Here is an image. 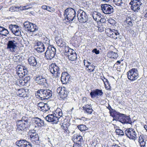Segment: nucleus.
I'll return each mask as SVG.
<instances>
[{
    "instance_id": "f257e3e1",
    "label": "nucleus",
    "mask_w": 147,
    "mask_h": 147,
    "mask_svg": "<svg viewBox=\"0 0 147 147\" xmlns=\"http://www.w3.org/2000/svg\"><path fill=\"white\" fill-rule=\"evenodd\" d=\"M110 112L111 115L113 118V121L115 120L118 121L122 123L131 124L132 122L131 119L129 116H127L124 114H121L113 109H112L111 111H110Z\"/></svg>"
},
{
    "instance_id": "f03ea898",
    "label": "nucleus",
    "mask_w": 147,
    "mask_h": 147,
    "mask_svg": "<svg viewBox=\"0 0 147 147\" xmlns=\"http://www.w3.org/2000/svg\"><path fill=\"white\" fill-rule=\"evenodd\" d=\"M16 131L20 133L22 131L26 130L30 126V122L27 118L23 117L21 120L16 122Z\"/></svg>"
},
{
    "instance_id": "7ed1b4c3",
    "label": "nucleus",
    "mask_w": 147,
    "mask_h": 147,
    "mask_svg": "<svg viewBox=\"0 0 147 147\" xmlns=\"http://www.w3.org/2000/svg\"><path fill=\"white\" fill-rule=\"evenodd\" d=\"M36 95L41 100L47 99L52 96V92L49 90L40 89L37 91Z\"/></svg>"
},
{
    "instance_id": "20e7f679",
    "label": "nucleus",
    "mask_w": 147,
    "mask_h": 147,
    "mask_svg": "<svg viewBox=\"0 0 147 147\" xmlns=\"http://www.w3.org/2000/svg\"><path fill=\"white\" fill-rule=\"evenodd\" d=\"M49 70L52 74L53 78H58L60 76L61 71L59 66L56 64L52 63L50 65Z\"/></svg>"
},
{
    "instance_id": "39448f33",
    "label": "nucleus",
    "mask_w": 147,
    "mask_h": 147,
    "mask_svg": "<svg viewBox=\"0 0 147 147\" xmlns=\"http://www.w3.org/2000/svg\"><path fill=\"white\" fill-rule=\"evenodd\" d=\"M76 11L75 10L71 7L67 8L65 11L64 15L65 18H66L68 21L72 22L76 17Z\"/></svg>"
},
{
    "instance_id": "423d86ee",
    "label": "nucleus",
    "mask_w": 147,
    "mask_h": 147,
    "mask_svg": "<svg viewBox=\"0 0 147 147\" xmlns=\"http://www.w3.org/2000/svg\"><path fill=\"white\" fill-rule=\"evenodd\" d=\"M64 54L67 56L68 59L71 61H75L77 58V54L75 50L67 48L64 52Z\"/></svg>"
},
{
    "instance_id": "0eeeda50",
    "label": "nucleus",
    "mask_w": 147,
    "mask_h": 147,
    "mask_svg": "<svg viewBox=\"0 0 147 147\" xmlns=\"http://www.w3.org/2000/svg\"><path fill=\"white\" fill-rule=\"evenodd\" d=\"M55 48L51 46L48 47L45 53V57L47 59H51L55 57L56 54Z\"/></svg>"
},
{
    "instance_id": "6e6552de",
    "label": "nucleus",
    "mask_w": 147,
    "mask_h": 147,
    "mask_svg": "<svg viewBox=\"0 0 147 147\" xmlns=\"http://www.w3.org/2000/svg\"><path fill=\"white\" fill-rule=\"evenodd\" d=\"M127 77L131 81H134L139 77V74L136 69L132 68L127 72Z\"/></svg>"
},
{
    "instance_id": "1a4fd4ad",
    "label": "nucleus",
    "mask_w": 147,
    "mask_h": 147,
    "mask_svg": "<svg viewBox=\"0 0 147 147\" xmlns=\"http://www.w3.org/2000/svg\"><path fill=\"white\" fill-rule=\"evenodd\" d=\"M77 17L78 21L81 23H85L88 20V16L86 13L81 9L78 11Z\"/></svg>"
},
{
    "instance_id": "9d476101",
    "label": "nucleus",
    "mask_w": 147,
    "mask_h": 147,
    "mask_svg": "<svg viewBox=\"0 0 147 147\" xmlns=\"http://www.w3.org/2000/svg\"><path fill=\"white\" fill-rule=\"evenodd\" d=\"M125 133L126 136L131 140H135L137 138V134L135 130L132 128L127 129Z\"/></svg>"
},
{
    "instance_id": "9b49d317",
    "label": "nucleus",
    "mask_w": 147,
    "mask_h": 147,
    "mask_svg": "<svg viewBox=\"0 0 147 147\" xmlns=\"http://www.w3.org/2000/svg\"><path fill=\"white\" fill-rule=\"evenodd\" d=\"M30 137L32 142L35 144L38 145L40 142L38 135L34 130L31 131L30 133Z\"/></svg>"
},
{
    "instance_id": "f8f14e48",
    "label": "nucleus",
    "mask_w": 147,
    "mask_h": 147,
    "mask_svg": "<svg viewBox=\"0 0 147 147\" xmlns=\"http://www.w3.org/2000/svg\"><path fill=\"white\" fill-rule=\"evenodd\" d=\"M57 92L59 93L60 98L63 100H64L67 98L68 93V92L64 87L58 88L57 89Z\"/></svg>"
},
{
    "instance_id": "ddd939ff",
    "label": "nucleus",
    "mask_w": 147,
    "mask_h": 147,
    "mask_svg": "<svg viewBox=\"0 0 147 147\" xmlns=\"http://www.w3.org/2000/svg\"><path fill=\"white\" fill-rule=\"evenodd\" d=\"M131 5V8L134 11H138L140 9V7L142 4L140 0H132L130 3Z\"/></svg>"
},
{
    "instance_id": "4468645a",
    "label": "nucleus",
    "mask_w": 147,
    "mask_h": 147,
    "mask_svg": "<svg viewBox=\"0 0 147 147\" xmlns=\"http://www.w3.org/2000/svg\"><path fill=\"white\" fill-rule=\"evenodd\" d=\"M35 81L37 83L41 85L47 84L46 77L42 75L37 76L36 78Z\"/></svg>"
},
{
    "instance_id": "2eb2a0df",
    "label": "nucleus",
    "mask_w": 147,
    "mask_h": 147,
    "mask_svg": "<svg viewBox=\"0 0 147 147\" xmlns=\"http://www.w3.org/2000/svg\"><path fill=\"white\" fill-rule=\"evenodd\" d=\"M46 47L44 43L39 41H37L35 43V49L38 53L44 51Z\"/></svg>"
},
{
    "instance_id": "dca6fc26",
    "label": "nucleus",
    "mask_w": 147,
    "mask_h": 147,
    "mask_svg": "<svg viewBox=\"0 0 147 147\" xmlns=\"http://www.w3.org/2000/svg\"><path fill=\"white\" fill-rule=\"evenodd\" d=\"M101 6L103 12L105 13L110 14L113 12V7L109 5L102 4Z\"/></svg>"
},
{
    "instance_id": "f3484780",
    "label": "nucleus",
    "mask_w": 147,
    "mask_h": 147,
    "mask_svg": "<svg viewBox=\"0 0 147 147\" xmlns=\"http://www.w3.org/2000/svg\"><path fill=\"white\" fill-rule=\"evenodd\" d=\"M71 79V76L67 73L64 72L62 74L61 80L63 84H66L69 83Z\"/></svg>"
},
{
    "instance_id": "a211bd4d",
    "label": "nucleus",
    "mask_w": 147,
    "mask_h": 147,
    "mask_svg": "<svg viewBox=\"0 0 147 147\" xmlns=\"http://www.w3.org/2000/svg\"><path fill=\"white\" fill-rule=\"evenodd\" d=\"M59 118L54 114L48 115L46 117L45 119L47 121L56 124L59 122Z\"/></svg>"
},
{
    "instance_id": "6ab92c4d",
    "label": "nucleus",
    "mask_w": 147,
    "mask_h": 147,
    "mask_svg": "<svg viewBox=\"0 0 147 147\" xmlns=\"http://www.w3.org/2000/svg\"><path fill=\"white\" fill-rule=\"evenodd\" d=\"M32 122L35 127H40L45 125L44 121L38 117L33 118L32 119Z\"/></svg>"
},
{
    "instance_id": "aec40b11",
    "label": "nucleus",
    "mask_w": 147,
    "mask_h": 147,
    "mask_svg": "<svg viewBox=\"0 0 147 147\" xmlns=\"http://www.w3.org/2000/svg\"><path fill=\"white\" fill-rule=\"evenodd\" d=\"M16 47V43L14 40H9L7 44V49L12 52H14Z\"/></svg>"
},
{
    "instance_id": "412c9836",
    "label": "nucleus",
    "mask_w": 147,
    "mask_h": 147,
    "mask_svg": "<svg viewBox=\"0 0 147 147\" xmlns=\"http://www.w3.org/2000/svg\"><path fill=\"white\" fill-rule=\"evenodd\" d=\"M17 144L20 147H32L31 144L25 140H20Z\"/></svg>"
},
{
    "instance_id": "4be33fe9",
    "label": "nucleus",
    "mask_w": 147,
    "mask_h": 147,
    "mask_svg": "<svg viewBox=\"0 0 147 147\" xmlns=\"http://www.w3.org/2000/svg\"><path fill=\"white\" fill-rule=\"evenodd\" d=\"M57 44L58 46L63 48L64 52L65 51L66 48L68 47L69 48V47L67 45L66 43L65 42L64 40L61 38L57 40Z\"/></svg>"
},
{
    "instance_id": "5701e85b",
    "label": "nucleus",
    "mask_w": 147,
    "mask_h": 147,
    "mask_svg": "<svg viewBox=\"0 0 147 147\" xmlns=\"http://www.w3.org/2000/svg\"><path fill=\"white\" fill-rule=\"evenodd\" d=\"M103 94L102 90L98 89H96L90 92V94L92 98L95 97L97 96H101Z\"/></svg>"
},
{
    "instance_id": "b1692460",
    "label": "nucleus",
    "mask_w": 147,
    "mask_h": 147,
    "mask_svg": "<svg viewBox=\"0 0 147 147\" xmlns=\"http://www.w3.org/2000/svg\"><path fill=\"white\" fill-rule=\"evenodd\" d=\"M28 61L29 64L31 66H36L37 64L36 60L34 57H30L28 59Z\"/></svg>"
},
{
    "instance_id": "393cba45",
    "label": "nucleus",
    "mask_w": 147,
    "mask_h": 147,
    "mask_svg": "<svg viewBox=\"0 0 147 147\" xmlns=\"http://www.w3.org/2000/svg\"><path fill=\"white\" fill-rule=\"evenodd\" d=\"M107 56L110 58L116 59L118 57V55L117 53L113 51H110L107 53Z\"/></svg>"
},
{
    "instance_id": "a878e982",
    "label": "nucleus",
    "mask_w": 147,
    "mask_h": 147,
    "mask_svg": "<svg viewBox=\"0 0 147 147\" xmlns=\"http://www.w3.org/2000/svg\"><path fill=\"white\" fill-rule=\"evenodd\" d=\"M18 96L21 97H25L26 96V94L25 90L23 89H20L17 92Z\"/></svg>"
},
{
    "instance_id": "bb28decb",
    "label": "nucleus",
    "mask_w": 147,
    "mask_h": 147,
    "mask_svg": "<svg viewBox=\"0 0 147 147\" xmlns=\"http://www.w3.org/2000/svg\"><path fill=\"white\" fill-rule=\"evenodd\" d=\"M9 34V32L7 29L0 26V34L1 35L7 36Z\"/></svg>"
},
{
    "instance_id": "cd10ccee",
    "label": "nucleus",
    "mask_w": 147,
    "mask_h": 147,
    "mask_svg": "<svg viewBox=\"0 0 147 147\" xmlns=\"http://www.w3.org/2000/svg\"><path fill=\"white\" fill-rule=\"evenodd\" d=\"M9 28L11 31L12 33L15 32L16 30H18L20 28V27L17 25L11 24L9 25Z\"/></svg>"
},
{
    "instance_id": "c85d7f7f",
    "label": "nucleus",
    "mask_w": 147,
    "mask_h": 147,
    "mask_svg": "<svg viewBox=\"0 0 147 147\" xmlns=\"http://www.w3.org/2000/svg\"><path fill=\"white\" fill-rule=\"evenodd\" d=\"M113 34L112 35V38L115 39H117L120 38V33L118 31L113 29Z\"/></svg>"
},
{
    "instance_id": "c756f323",
    "label": "nucleus",
    "mask_w": 147,
    "mask_h": 147,
    "mask_svg": "<svg viewBox=\"0 0 147 147\" xmlns=\"http://www.w3.org/2000/svg\"><path fill=\"white\" fill-rule=\"evenodd\" d=\"M113 29H111V28H109L105 29V32L107 36L111 38H112L113 36L112 35H113Z\"/></svg>"
},
{
    "instance_id": "7c9ffc66",
    "label": "nucleus",
    "mask_w": 147,
    "mask_h": 147,
    "mask_svg": "<svg viewBox=\"0 0 147 147\" xmlns=\"http://www.w3.org/2000/svg\"><path fill=\"white\" fill-rule=\"evenodd\" d=\"M30 24L31 25L30 26L29 28L28 31L31 32H34L37 30L38 27L35 24L32 23Z\"/></svg>"
},
{
    "instance_id": "2f4dec72",
    "label": "nucleus",
    "mask_w": 147,
    "mask_h": 147,
    "mask_svg": "<svg viewBox=\"0 0 147 147\" xmlns=\"http://www.w3.org/2000/svg\"><path fill=\"white\" fill-rule=\"evenodd\" d=\"M50 109V107L49 105L47 104L46 103L45 105H44L43 107H42L41 111H42L43 112L46 113Z\"/></svg>"
},
{
    "instance_id": "473e14b6",
    "label": "nucleus",
    "mask_w": 147,
    "mask_h": 147,
    "mask_svg": "<svg viewBox=\"0 0 147 147\" xmlns=\"http://www.w3.org/2000/svg\"><path fill=\"white\" fill-rule=\"evenodd\" d=\"M100 13L96 12V13H94L93 14L92 16L95 20L98 21L99 20V18L100 17Z\"/></svg>"
},
{
    "instance_id": "72a5a7b5",
    "label": "nucleus",
    "mask_w": 147,
    "mask_h": 147,
    "mask_svg": "<svg viewBox=\"0 0 147 147\" xmlns=\"http://www.w3.org/2000/svg\"><path fill=\"white\" fill-rule=\"evenodd\" d=\"M103 82L104 83L105 88L107 89H110L111 87L110 86V84L109 83L108 80L107 79L105 78L103 81Z\"/></svg>"
},
{
    "instance_id": "f704fd0d",
    "label": "nucleus",
    "mask_w": 147,
    "mask_h": 147,
    "mask_svg": "<svg viewBox=\"0 0 147 147\" xmlns=\"http://www.w3.org/2000/svg\"><path fill=\"white\" fill-rule=\"evenodd\" d=\"M146 136L144 135H140L138 139V142H146Z\"/></svg>"
},
{
    "instance_id": "c9c22d12",
    "label": "nucleus",
    "mask_w": 147,
    "mask_h": 147,
    "mask_svg": "<svg viewBox=\"0 0 147 147\" xmlns=\"http://www.w3.org/2000/svg\"><path fill=\"white\" fill-rule=\"evenodd\" d=\"M79 129L81 131L87 130L88 128L84 125H80L78 126Z\"/></svg>"
},
{
    "instance_id": "e433bc0d",
    "label": "nucleus",
    "mask_w": 147,
    "mask_h": 147,
    "mask_svg": "<svg viewBox=\"0 0 147 147\" xmlns=\"http://www.w3.org/2000/svg\"><path fill=\"white\" fill-rule=\"evenodd\" d=\"M19 70H20V69H22L23 70V72L24 73V75L25 76L26 75H27L28 73V71L27 70V69L24 66H21L20 67H18Z\"/></svg>"
},
{
    "instance_id": "4c0bfd02",
    "label": "nucleus",
    "mask_w": 147,
    "mask_h": 147,
    "mask_svg": "<svg viewBox=\"0 0 147 147\" xmlns=\"http://www.w3.org/2000/svg\"><path fill=\"white\" fill-rule=\"evenodd\" d=\"M76 140L77 141L76 142H77V143H83V139L82 136L80 135H77Z\"/></svg>"
},
{
    "instance_id": "58836bf2",
    "label": "nucleus",
    "mask_w": 147,
    "mask_h": 147,
    "mask_svg": "<svg viewBox=\"0 0 147 147\" xmlns=\"http://www.w3.org/2000/svg\"><path fill=\"white\" fill-rule=\"evenodd\" d=\"M31 23H30L28 22H26L24 24V26L26 29L28 31L29 26L31 25Z\"/></svg>"
},
{
    "instance_id": "ea45409f",
    "label": "nucleus",
    "mask_w": 147,
    "mask_h": 147,
    "mask_svg": "<svg viewBox=\"0 0 147 147\" xmlns=\"http://www.w3.org/2000/svg\"><path fill=\"white\" fill-rule=\"evenodd\" d=\"M95 66L93 64H90L88 66V67H87L88 68L87 70L88 71H90V72H93L94 70L95 69Z\"/></svg>"
},
{
    "instance_id": "a19ab883",
    "label": "nucleus",
    "mask_w": 147,
    "mask_h": 147,
    "mask_svg": "<svg viewBox=\"0 0 147 147\" xmlns=\"http://www.w3.org/2000/svg\"><path fill=\"white\" fill-rule=\"evenodd\" d=\"M43 43L45 45V46H46L47 45L49 44V40L46 37L43 40Z\"/></svg>"
},
{
    "instance_id": "79ce46f5",
    "label": "nucleus",
    "mask_w": 147,
    "mask_h": 147,
    "mask_svg": "<svg viewBox=\"0 0 147 147\" xmlns=\"http://www.w3.org/2000/svg\"><path fill=\"white\" fill-rule=\"evenodd\" d=\"M13 33L16 36H20L22 35L21 34V29L20 28L18 30H16L15 32H13Z\"/></svg>"
},
{
    "instance_id": "37998d69",
    "label": "nucleus",
    "mask_w": 147,
    "mask_h": 147,
    "mask_svg": "<svg viewBox=\"0 0 147 147\" xmlns=\"http://www.w3.org/2000/svg\"><path fill=\"white\" fill-rule=\"evenodd\" d=\"M115 131L117 134L118 135L122 136L124 135L123 131L120 129H116Z\"/></svg>"
},
{
    "instance_id": "c03bdc74",
    "label": "nucleus",
    "mask_w": 147,
    "mask_h": 147,
    "mask_svg": "<svg viewBox=\"0 0 147 147\" xmlns=\"http://www.w3.org/2000/svg\"><path fill=\"white\" fill-rule=\"evenodd\" d=\"M114 3L117 5H120L122 3L121 0H113Z\"/></svg>"
},
{
    "instance_id": "a18cd8bd",
    "label": "nucleus",
    "mask_w": 147,
    "mask_h": 147,
    "mask_svg": "<svg viewBox=\"0 0 147 147\" xmlns=\"http://www.w3.org/2000/svg\"><path fill=\"white\" fill-rule=\"evenodd\" d=\"M84 111L85 112H86L88 113V114H91L93 111V110L92 108L88 109H83Z\"/></svg>"
},
{
    "instance_id": "49530a36",
    "label": "nucleus",
    "mask_w": 147,
    "mask_h": 147,
    "mask_svg": "<svg viewBox=\"0 0 147 147\" xmlns=\"http://www.w3.org/2000/svg\"><path fill=\"white\" fill-rule=\"evenodd\" d=\"M55 115L56 116L58 117H59V119L62 115V113L61 111H59L58 112H56V114L54 113Z\"/></svg>"
},
{
    "instance_id": "de8ad7c7",
    "label": "nucleus",
    "mask_w": 147,
    "mask_h": 147,
    "mask_svg": "<svg viewBox=\"0 0 147 147\" xmlns=\"http://www.w3.org/2000/svg\"><path fill=\"white\" fill-rule=\"evenodd\" d=\"M19 70L20 71V72H18L17 73L18 75L20 78L23 77L25 76V75L24 74V73H23V72H22V71L21 69H20V70Z\"/></svg>"
},
{
    "instance_id": "09e8293b",
    "label": "nucleus",
    "mask_w": 147,
    "mask_h": 147,
    "mask_svg": "<svg viewBox=\"0 0 147 147\" xmlns=\"http://www.w3.org/2000/svg\"><path fill=\"white\" fill-rule=\"evenodd\" d=\"M46 103H45L44 102H41L38 103V108L40 109H42V107H43L44 106V105Z\"/></svg>"
},
{
    "instance_id": "8fccbe9b",
    "label": "nucleus",
    "mask_w": 147,
    "mask_h": 147,
    "mask_svg": "<svg viewBox=\"0 0 147 147\" xmlns=\"http://www.w3.org/2000/svg\"><path fill=\"white\" fill-rule=\"evenodd\" d=\"M84 64L87 67H88V65L91 64V63L87 60H84Z\"/></svg>"
},
{
    "instance_id": "3c124183",
    "label": "nucleus",
    "mask_w": 147,
    "mask_h": 147,
    "mask_svg": "<svg viewBox=\"0 0 147 147\" xmlns=\"http://www.w3.org/2000/svg\"><path fill=\"white\" fill-rule=\"evenodd\" d=\"M105 28L102 26H99L98 27V30L100 32H102L104 31Z\"/></svg>"
},
{
    "instance_id": "603ef678",
    "label": "nucleus",
    "mask_w": 147,
    "mask_h": 147,
    "mask_svg": "<svg viewBox=\"0 0 147 147\" xmlns=\"http://www.w3.org/2000/svg\"><path fill=\"white\" fill-rule=\"evenodd\" d=\"M83 109H91V108H92L90 105H89L88 104H87V105H85L83 107Z\"/></svg>"
},
{
    "instance_id": "864d4df0",
    "label": "nucleus",
    "mask_w": 147,
    "mask_h": 147,
    "mask_svg": "<svg viewBox=\"0 0 147 147\" xmlns=\"http://www.w3.org/2000/svg\"><path fill=\"white\" fill-rule=\"evenodd\" d=\"M140 147H146V142H139Z\"/></svg>"
},
{
    "instance_id": "5fc2aeb1",
    "label": "nucleus",
    "mask_w": 147,
    "mask_h": 147,
    "mask_svg": "<svg viewBox=\"0 0 147 147\" xmlns=\"http://www.w3.org/2000/svg\"><path fill=\"white\" fill-rule=\"evenodd\" d=\"M17 7H12L9 8V11H16L17 10Z\"/></svg>"
},
{
    "instance_id": "6e6d98bb",
    "label": "nucleus",
    "mask_w": 147,
    "mask_h": 147,
    "mask_svg": "<svg viewBox=\"0 0 147 147\" xmlns=\"http://www.w3.org/2000/svg\"><path fill=\"white\" fill-rule=\"evenodd\" d=\"M82 143H75L74 144L73 147H81V144Z\"/></svg>"
},
{
    "instance_id": "4d7b16f0",
    "label": "nucleus",
    "mask_w": 147,
    "mask_h": 147,
    "mask_svg": "<svg viewBox=\"0 0 147 147\" xmlns=\"http://www.w3.org/2000/svg\"><path fill=\"white\" fill-rule=\"evenodd\" d=\"M92 52L96 54H98L99 53V51L97 50L96 49H94L92 51Z\"/></svg>"
},
{
    "instance_id": "13d9d810",
    "label": "nucleus",
    "mask_w": 147,
    "mask_h": 147,
    "mask_svg": "<svg viewBox=\"0 0 147 147\" xmlns=\"http://www.w3.org/2000/svg\"><path fill=\"white\" fill-rule=\"evenodd\" d=\"M125 23L128 24V27H130L133 26V23L132 22V20H131V21H128V22H126Z\"/></svg>"
},
{
    "instance_id": "bf43d9fd",
    "label": "nucleus",
    "mask_w": 147,
    "mask_h": 147,
    "mask_svg": "<svg viewBox=\"0 0 147 147\" xmlns=\"http://www.w3.org/2000/svg\"><path fill=\"white\" fill-rule=\"evenodd\" d=\"M77 136V134H75L74 136H73L72 138V140L74 141V142H76L77 141L76 140V138Z\"/></svg>"
},
{
    "instance_id": "052dcab7",
    "label": "nucleus",
    "mask_w": 147,
    "mask_h": 147,
    "mask_svg": "<svg viewBox=\"0 0 147 147\" xmlns=\"http://www.w3.org/2000/svg\"><path fill=\"white\" fill-rule=\"evenodd\" d=\"M109 22L111 24H115V21L113 19H110L109 20Z\"/></svg>"
},
{
    "instance_id": "680f3d73",
    "label": "nucleus",
    "mask_w": 147,
    "mask_h": 147,
    "mask_svg": "<svg viewBox=\"0 0 147 147\" xmlns=\"http://www.w3.org/2000/svg\"><path fill=\"white\" fill-rule=\"evenodd\" d=\"M52 9V7L48 6V8H47V9L46 10L49 12H53L54 11Z\"/></svg>"
},
{
    "instance_id": "e2e57ef3",
    "label": "nucleus",
    "mask_w": 147,
    "mask_h": 147,
    "mask_svg": "<svg viewBox=\"0 0 147 147\" xmlns=\"http://www.w3.org/2000/svg\"><path fill=\"white\" fill-rule=\"evenodd\" d=\"M22 10H26L30 8V7H28V6H24L23 7H22Z\"/></svg>"
},
{
    "instance_id": "0e129e2a",
    "label": "nucleus",
    "mask_w": 147,
    "mask_h": 147,
    "mask_svg": "<svg viewBox=\"0 0 147 147\" xmlns=\"http://www.w3.org/2000/svg\"><path fill=\"white\" fill-rule=\"evenodd\" d=\"M99 21L101 23H104L105 22L106 20L104 18H101L100 20L99 19Z\"/></svg>"
},
{
    "instance_id": "69168bd1",
    "label": "nucleus",
    "mask_w": 147,
    "mask_h": 147,
    "mask_svg": "<svg viewBox=\"0 0 147 147\" xmlns=\"http://www.w3.org/2000/svg\"><path fill=\"white\" fill-rule=\"evenodd\" d=\"M130 93V91L126 89L125 91V94L127 95H129Z\"/></svg>"
},
{
    "instance_id": "338daca9",
    "label": "nucleus",
    "mask_w": 147,
    "mask_h": 147,
    "mask_svg": "<svg viewBox=\"0 0 147 147\" xmlns=\"http://www.w3.org/2000/svg\"><path fill=\"white\" fill-rule=\"evenodd\" d=\"M112 147H122L121 146H120V145H119L118 144H113L112 146Z\"/></svg>"
},
{
    "instance_id": "774afa93",
    "label": "nucleus",
    "mask_w": 147,
    "mask_h": 147,
    "mask_svg": "<svg viewBox=\"0 0 147 147\" xmlns=\"http://www.w3.org/2000/svg\"><path fill=\"white\" fill-rule=\"evenodd\" d=\"M48 6L46 5H42V8L44 9L47 10Z\"/></svg>"
}]
</instances>
